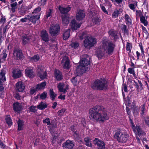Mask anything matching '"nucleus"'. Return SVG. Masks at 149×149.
Masks as SVG:
<instances>
[{
    "label": "nucleus",
    "mask_w": 149,
    "mask_h": 149,
    "mask_svg": "<svg viewBox=\"0 0 149 149\" xmlns=\"http://www.w3.org/2000/svg\"><path fill=\"white\" fill-rule=\"evenodd\" d=\"M90 118L93 120L103 122L109 118L107 111L102 106H96L89 110Z\"/></svg>",
    "instance_id": "f257e3e1"
},
{
    "label": "nucleus",
    "mask_w": 149,
    "mask_h": 149,
    "mask_svg": "<svg viewBox=\"0 0 149 149\" xmlns=\"http://www.w3.org/2000/svg\"><path fill=\"white\" fill-rule=\"evenodd\" d=\"M115 47V45L111 42H109L106 39L102 40L101 46L95 51L96 54L99 59H101L104 56L105 52L108 54H112Z\"/></svg>",
    "instance_id": "f03ea898"
},
{
    "label": "nucleus",
    "mask_w": 149,
    "mask_h": 149,
    "mask_svg": "<svg viewBox=\"0 0 149 149\" xmlns=\"http://www.w3.org/2000/svg\"><path fill=\"white\" fill-rule=\"evenodd\" d=\"M90 59L89 56L86 54L85 55L84 57L80 61L79 64L77 68L76 71L77 73L81 75L89 70L90 68Z\"/></svg>",
    "instance_id": "7ed1b4c3"
},
{
    "label": "nucleus",
    "mask_w": 149,
    "mask_h": 149,
    "mask_svg": "<svg viewBox=\"0 0 149 149\" xmlns=\"http://www.w3.org/2000/svg\"><path fill=\"white\" fill-rule=\"evenodd\" d=\"M91 86L93 89L98 91L106 90L108 88L107 81L104 78L96 79L91 84Z\"/></svg>",
    "instance_id": "20e7f679"
},
{
    "label": "nucleus",
    "mask_w": 149,
    "mask_h": 149,
    "mask_svg": "<svg viewBox=\"0 0 149 149\" xmlns=\"http://www.w3.org/2000/svg\"><path fill=\"white\" fill-rule=\"evenodd\" d=\"M96 43V39L91 36H88L84 41V46L87 49L93 47Z\"/></svg>",
    "instance_id": "39448f33"
},
{
    "label": "nucleus",
    "mask_w": 149,
    "mask_h": 149,
    "mask_svg": "<svg viewBox=\"0 0 149 149\" xmlns=\"http://www.w3.org/2000/svg\"><path fill=\"white\" fill-rule=\"evenodd\" d=\"M13 55L16 60L21 59L23 56L21 49L19 46H15L14 49Z\"/></svg>",
    "instance_id": "423d86ee"
},
{
    "label": "nucleus",
    "mask_w": 149,
    "mask_h": 149,
    "mask_svg": "<svg viewBox=\"0 0 149 149\" xmlns=\"http://www.w3.org/2000/svg\"><path fill=\"white\" fill-rule=\"evenodd\" d=\"M60 30V27L58 25H53L50 28L49 32L52 36H56Z\"/></svg>",
    "instance_id": "0eeeda50"
},
{
    "label": "nucleus",
    "mask_w": 149,
    "mask_h": 149,
    "mask_svg": "<svg viewBox=\"0 0 149 149\" xmlns=\"http://www.w3.org/2000/svg\"><path fill=\"white\" fill-rule=\"evenodd\" d=\"M74 146L73 141L69 140H66L62 144V147L63 149H72Z\"/></svg>",
    "instance_id": "6e6552de"
},
{
    "label": "nucleus",
    "mask_w": 149,
    "mask_h": 149,
    "mask_svg": "<svg viewBox=\"0 0 149 149\" xmlns=\"http://www.w3.org/2000/svg\"><path fill=\"white\" fill-rule=\"evenodd\" d=\"M93 143L95 145L97 146L98 149H103L105 148V143L104 142L97 138L94 139Z\"/></svg>",
    "instance_id": "1a4fd4ad"
},
{
    "label": "nucleus",
    "mask_w": 149,
    "mask_h": 149,
    "mask_svg": "<svg viewBox=\"0 0 149 149\" xmlns=\"http://www.w3.org/2000/svg\"><path fill=\"white\" fill-rule=\"evenodd\" d=\"M62 63L64 69H68L70 67V62L68 57L66 56H64L61 61Z\"/></svg>",
    "instance_id": "9d476101"
},
{
    "label": "nucleus",
    "mask_w": 149,
    "mask_h": 149,
    "mask_svg": "<svg viewBox=\"0 0 149 149\" xmlns=\"http://www.w3.org/2000/svg\"><path fill=\"white\" fill-rule=\"evenodd\" d=\"M31 39V36L29 34H25L21 37L22 45L24 46L28 44Z\"/></svg>",
    "instance_id": "9b49d317"
},
{
    "label": "nucleus",
    "mask_w": 149,
    "mask_h": 149,
    "mask_svg": "<svg viewBox=\"0 0 149 149\" xmlns=\"http://www.w3.org/2000/svg\"><path fill=\"white\" fill-rule=\"evenodd\" d=\"M25 85L21 81H19L16 84L15 89L17 92H22L24 90Z\"/></svg>",
    "instance_id": "f8f14e48"
},
{
    "label": "nucleus",
    "mask_w": 149,
    "mask_h": 149,
    "mask_svg": "<svg viewBox=\"0 0 149 149\" xmlns=\"http://www.w3.org/2000/svg\"><path fill=\"white\" fill-rule=\"evenodd\" d=\"M40 14L38 13L33 15H28V19L29 21L31 22L34 24L36 23L40 18Z\"/></svg>",
    "instance_id": "ddd939ff"
},
{
    "label": "nucleus",
    "mask_w": 149,
    "mask_h": 149,
    "mask_svg": "<svg viewBox=\"0 0 149 149\" xmlns=\"http://www.w3.org/2000/svg\"><path fill=\"white\" fill-rule=\"evenodd\" d=\"M41 36L42 40L45 42H48L49 40L48 34L45 30L41 31Z\"/></svg>",
    "instance_id": "4468645a"
},
{
    "label": "nucleus",
    "mask_w": 149,
    "mask_h": 149,
    "mask_svg": "<svg viewBox=\"0 0 149 149\" xmlns=\"http://www.w3.org/2000/svg\"><path fill=\"white\" fill-rule=\"evenodd\" d=\"M26 75L30 78H33L35 75V73L33 70L29 68H27L25 70Z\"/></svg>",
    "instance_id": "2eb2a0df"
},
{
    "label": "nucleus",
    "mask_w": 149,
    "mask_h": 149,
    "mask_svg": "<svg viewBox=\"0 0 149 149\" xmlns=\"http://www.w3.org/2000/svg\"><path fill=\"white\" fill-rule=\"evenodd\" d=\"M85 11L82 10H80L76 14V18L78 20H82L85 17Z\"/></svg>",
    "instance_id": "dca6fc26"
},
{
    "label": "nucleus",
    "mask_w": 149,
    "mask_h": 149,
    "mask_svg": "<svg viewBox=\"0 0 149 149\" xmlns=\"http://www.w3.org/2000/svg\"><path fill=\"white\" fill-rule=\"evenodd\" d=\"M13 77L15 79L19 78L22 75V71L19 69H14L12 72Z\"/></svg>",
    "instance_id": "f3484780"
},
{
    "label": "nucleus",
    "mask_w": 149,
    "mask_h": 149,
    "mask_svg": "<svg viewBox=\"0 0 149 149\" xmlns=\"http://www.w3.org/2000/svg\"><path fill=\"white\" fill-rule=\"evenodd\" d=\"M37 71L38 75L42 80L44 79L47 77V73L46 71H44L42 69L39 68Z\"/></svg>",
    "instance_id": "a211bd4d"
},
{
    "label": "nucleus",
    "mask_w": 149,
    "mask_h": 149,
    "mask_svg": "<svg viewBox=\"0 0 149 149\" xmlns=\"http://www.w3.org/2000/svg\"><path fill=\"white\" fill-rule=\"evenodd\" d=\"M129 137V135L127 134H121L120 138L118 137V141L119 142L125 143L127 141Z\"/></svg>",
    "instance_id": "6ab92c4d"
},
{
    "label": "nucleus",
    "mask_w": 149,
    "mask_h": 149,
    "mask_svg": "<svg viewBox=\"0 0 149 149\" xmlns=\"http://www.w3.org/2000/svg\"><path fill=\"white\" fill-rule=\"evenodd\" d=\"M81 23L77 24L75 20H73L70 23L71 28L73 31L77 30V29L79 28Z\"/></svg>",
    "instance_id": "aec40b11"
},
{
    "label": "nucleus",
    "mask_w": 149,
    "mask_h": 149,
    "mask_svg": "<svg viewBox=\"0 0 149 149\" xmlns=\"http://www.w3.org/2000/svg\"><path fill=\"white\" fill-rule=\"evenodd\" d=\"M13 110L15 112H18L20 111L22 109L21 104L18 102L14 103L13 105Z\"/></svg>",
    "instance_id": "412c9836"
},
{
    "label": "nucleus",
    "mask_w": 149,
    "mask_h": 149,
    "mask_svg": "<svg viewBox=\"0 0 149 149\" xmlns=\"http://www.w3.org/2000/svg\"><path fill=\"white\" fill-rule=\"evenodd\" d=\"M54 76L58 81H60L63 79L62 73L59 70L55 69L54 72Z\"/></svg>",
    "instance_id": "4be33fe9"
},
{
    "label": "nucleus",
    "mask_w": 149,
    "mask_h": 149,
    "mask_svg": "<svg viewBox=\"0 0 149 149\" xmlns=\"http://www.w3.org/2000/svg\"><path fill=\"white\" fill-rule=\"evenodd\" d=\"M69 15L68 14H64L62 15V22L64 26L69 23Z\"/></svg>",
    "instance_id": "5701e85b"
},
{
    "label": "nucleus",
    "mask_w": 149,
    "mask_h": 149,
    "mask_svg": "<svg viewBox=\"0 0 149 149\" xmlns=\"http://www.w3.org/2000/svg\"><path fill=\"white\" fill-rule=\"evenodd\" d=\"M71 8L69 6H68L66 8H64L59 6L58 9L60 13L63 14H66L65 13L68 12L71 10Z\"/></svg>",
    "instance_id": "b1692460"
},
{
    "label": "nucleus",
    "mask_w": 149,
    "mask_h": 149,
    "mask_svg": "<svg viewBox=\"0 0 149 149\" xmlns=\"http://www.w3.org/2000/svg\"><path fill=\"white\" fill-rule=\"evenodd\" d=\"M84 141L85 145L87 146L92 148V144L91 139L88 136H86L84 138Z\"/></svg>",
    "instance_id": "393cba45"
},
{
    "label": "nucleus",
    "mask_w": 149,
    "mask_h": 149,
    "mask_svg": "<svg viewBox=\"0 0 149 149\" xmlns=\"http://www.w3.org/2000/svg\"><path fill=\"white\" fill-rule=\"evenodd\" d=\"M49 95L50 96V99L52 101H54L55 100V98L57 96V94H55L52 88L50 89Z\"/></svg>",
    "instance_id": "a878e982"
},
{
    "label": "nucleus",
    "mask_w": 149,
    "mask_h": 149,
    "mask_svg": "<svg viewBox=\"0 0 149 149\" xmlns=\"http://www.w3.org/2000/svg\"><path fill=\"white\" fill-rule=\"evenodd\" d=\"M29 9V8L27 6H23L20 9H19V11L21 15H24L26 13V12Z\"/></svg>",
    "instance_id": "bb28decb"
},
{
    "label": "nucleus",
    "mask_w": 149,
    "mask_h": 149,
    "mask_svg": "<svg viewBox=\"0 0 149 149\" xmlns=\"http://www.w3.org/2000/svg\"><path fill=\"white\" fill-rule=\"evenodd\" d=\"M137 130L139 136L140 137L141 139L143 138V140H144V138L145 136H146L145 133L139 127L137 128Z\"/></svg>",
    "instance_id": "cd10ccee"
},
{
    "label": "nucleus",
    "mask_w": 149,
    "mask_h": 149,
    "mask_svg": "<svg viewBox=\"0 0 149 149\" xmlns=\"http://www.w3.org/2000/svg\"><path fill=\"white\" fill-rule=\"evenodd\" d=\"M46 85V83L45 81L41 83L38 84L36 86V89L38 90L43 89L45 88V86Z\"/></svg>",
    "instance_id": "c85d7f7f"
},
{
    "label": "nucleus",
    "mask_w": 149,
    "mask_h": 149,
    "mask_svg": "<svg viewBox=\"0 0 149 149\" xmlns=\"http://www.w3.org/2000/svg\"><path fill=\"white\" fill-rule=\"evenodd\" d=\"M47 104H45L43 102H42L38 105L37 107L38 109L42 110L47 108Z\"/></svg>",
    "instance_id": "c756f323"
},
{
    "label": "nucleus",
    "mask_w": 149,
    "mask_h": 149,
    "mask_svg": "<svg viewBox=\"0 0 149 149\" xmlns=\"http://www.w3.org/2000/svg\"><path fill=\"white\" fill-rule=\"evenodd\" d=\"M121 134H123V133L120 132V130H117L115 132V133L113 135V137L114 138L116 139L118 141V138H120Z\"/></svg>",
    "instance_id": "7c9ffc66"
},
{
    "label": "nucleus",
    "mask_w": 149,
    "mask_h": 149,
    "mask_svg": "<svg viewBox=\"0 0 149 149\" xmlns=\"http://www.w3.org/2000/svg\"><path fill=\"white\" fill-rule=\"evenodd\" d=\"M58 88L60 92H63L64 93H65L66 91V89H63L64 84L63 83H60L58 85Z\"/></svg>",
    "instance_id": "2f4dec72"
},
{
    "label": "nucleus",
    "mask_w": 149,
    "mask_h": 149,
    "mask_svg": "<svg viewBox=\"0 0 149 149\" xmlns=\"http://www.w3.org/2000/svg\"><path fill=\"white\" fill-rule=\"evenodd\" d=\"M70 30L68 29L64 33L63 36V38L64 40H66L70 36Z\"/></svg>",
    "instance_id": "473e14b6"
},
{
    "label": "nucleus",
    "mask_w": 149,
    "mask_h": 149,
    "mask_svg": "<svg viewBox=\"0 0 149 149\" xmlns=\"http://www.w3.org/2000/svg\"><path fill=\"white\" fill-rule=\"evenodd\" d=\"M17 124L18 126V130L19 131L22 130V127L24 125L23 121L19 119L17 122Z\"/></svg>",
    "instance_id": "72a5a7b5"
},
{
    "label": "nucleus",
    "mask_w": 149,
    "mask_h": 149,
    "mask_svg": "<svg viewBox=\"0 0 149 149\" xmlns=\"http://www.w3.org/2000/svg\"><path fill=\"white\" fill-rule=\"evenodd\" d=\"M5 120L6 123L9 126H11L12 125V121L10 115H8L6 118Z\"/></svg>",
    "instance_id": "f704fd0d"
},
{
    "label": "nucleus",
    "mask_w": 149,
    "mask_h": 149,
    "mask_svg": "<svg viewBox=\"0 0 149 149\" xmlns=\"http://www.w3.org/2000/svg\"><path fill=\"white\" fill-rule=\"evenodd\" d=\"M121 30L123 31L124 33L125 34L128 35L129 34V31L127 29V26L124 24H122L121 28Z\"/></svg>",
    "instance_id": "c9c22d12"
},
{
    "label": "nucleus",
    "mask_w": 149,
    "mask_h": 149,
    "mask_svg": "<svg viewBox=\"0 0 149 149\" xmlns=\"http://www.w3.org/2000/svg\"><path fill=\"white\" fill-rule=\"evenodd\" d=\"M86 35V32H83L81 33H80L79 35V39L80 40H82L84 38H85L87 36Z\"/></svg>",
    "instance_id": "e433bc0d"
},
{
    "label": "nucleus",
    "mask_w": 149,
    "mask_h": 149,
    "mask_svg": "<svg viewBox=\"0 0 149 149\" xmlns=\"http://www.w3.org/2000/svg\"><path fill=\"white\" fill-rule=\"evenodd\" d=\"M132 111L134 115H137L139 111V109L137 107H134V106L131 108Z\"/></svg>",
    "instance_id": "4c0bfd02"
},
{
    "label": "nucleus",
    "mask_w": 149,
    "mask_h": 149,
    "mask_svg": "<svg viewBox=\"0 0 149 149\" xmlns=\"http://www.w3.org/2000/svg\"><path fill=\"white\" fill-rule=\"evenodd\" d=\"M17 3L16 2L13 3L11 4L10 6L11 7V11L13 13H14L15 11V9L17 8Z\"/></svg>",
    "instance_id": "58836bf2"
},
{
    "label": "nucleus",
    "mask_w": 149,
    "mask_h": 149,
    "mask_svg": "<svg viewBox=\"0 0 149 149\" xmlns=\"http://www.w3.org/2000/svg\"><path fill=\"white\" fill-rule=\"evenodd\" d=\"M77 77L78 75L76 77H73L71 79L72 83L75 86H76L78 84Z\"/></svg>",
    "instance_id": "ea45409f"
},
{
    "label": "nucleus",
    "mask_w": 149,
    "mask_h": 149,
    "mask_svg": "<svg viewBox=\"0 0 149 149\" xmlns=\"http://www.w3.org/2000/svg\"><path fill=\"white\" fill-rule=\"evenodd\" d=\"M52 10L51 9H49L47 10L46 11V15L45 16V18L46 19H47L50 16H52Z\"/></svg>",
    "instance_id": "a19ab883"
},
{
    "label": "nucleus",
    "mask_w": 149,
    "mask_h": 149,
    "mask_svg": "<svg viewBox=\"0 0 149 149\" xmlns=\"http://www.w3.org/2000/svg\"><path fill=\"white\" fill-rule=\"evenodd\" d=\"M73 138L75 140H78L81 138V135L79 134L78 132L72 133Z\"/></svg>",
    "instance_id": "79ce46f5"
},
{
    "label": "nucleus",
    "mask_w": 149,
    "mask_h": 149,
    "mask_svg": "<svg viewBox=\"0 0 149 149\" xmlns=\"http://www.w3.org/2000/svg\"><path fill=\"white\" fill-rule=\"evenodd\" d=\"M140 20L141 22L143 23L145 26L147 25L148 22L145 19V18L143 16L140 17Z\"/></svg>",
    "instance_id": "37998d69"
},
{
    "label": "nucleus",
    "mask_w": 149,
    "mask_h": 149,
    "mask_svg": "<svg viewBox=\"0 0 149 149\" xmlns=\"http://www.w3.org/2000/svg\"><path fill=\"white\" fill-rule=\"evenodd\" d=\"M125 18L127 23H129L130 24H132L131 19L128 15L127 14L125 15Z\"/></svg>",
    "instance_id": "c03bdc74"
},
{
    "label": "nucleus",
    "mask_w": 149,
    "mask_h": 149,
    "mask_svg": "<svg viewBox=\"0 0 149 149\" xmlns=\"http://www.w3.org/2000/svg\"><path fill=\"white\" fill-rule=\"evenodd\" d=\"M36 107V106L32 105L29 107V109L30 112L35 113L37 111Z\"/></svg>",
    "instance_id": "a18cd8bd"
},
{
    "label": "nucleus",
    "mask_w": 149,
    "mask_h": 149,
    "mask_svg": "<svg viewBox=\"0 0 149 149\" xmlns=\"http://www.w3.org/2000/svg\"><path fill=\"white\" fill-rule=\"evenodd\" d=\"M70 130L72 132V133H75L78 132L77 129V127L74 125H72L70 127Z\"/></svg>",
    "instance_id": "49530a36"
},
{
    "label": "nucleus",
    "mask_w": 149,
    "mask_h": 149,
    "mask_svg": "<svg viewBox=\"0 0 149 149\" xmlns=\"http://www.w3.org/2000/svg\"><path fill=\"white\" fill-rule=\"evenodd\" d=\"M47 93L46 92H44L40 95V98L42 100H45L47 97Z\"/></svg>",
    "instance_id": "de8ad7c7"
},
{
    "label": "nucleus",
    "mask_w": 149,
    "mask_h": 149,
    "mask_svg": "<svg viewBox=\"0 0 149 149\" xmlns=\"http://www.w3.org/2000/svg\"><path fill=\"white\" fill-rule=\"evenodd\" d=\"M109 35L113 36L114 38H116V37L117 36V34L115 32L113 31L110 30L109 31Z\"/></svg>",
    "instance_id": "09e8293b"
},
{
    "label": "nucleus",
    "mask_w": 149,
    "mask_h": 149,
    "mask_svg": "<svg viewBox=\"0 0 149 149\" xmlns=\"http://www.w3.org/2000/svg\"><path fill=\"white\" fill-rule=\"evenodd\" d=\"M93 23L95 24H98L100 22V19L98 17H95L93 19Z\"/></svg>",
    "instance_id": "8fccbe9b"
},
{
    "label": "nucleus",
    "mask_w": 149,
    "mask_h": 149,
    "mask_svg": "<svg viewBox=\"0 0 149 149\" xmlns=\"http://www.w3.org/2000/svg\"><path fill=\"white\" fill-rule=\"evenodd\" d=\"M70 46H71L74 49H76L79 46V44L77 42H72Z\"/></svg>",
    "instance_id": "3c124183"
},
{
    "label": "nucleus",
    "mask_w": 149,
    "mask_h": 149,
    "mask_svg": "<svg viewBox=\"0 0 149 149\" xmlns=\"http://www.w3.org/2000/svg\"><path fill=\"white\" fill-rule=\"evenodd\" d=\"M39 56L38 55H36L32 57L31 58V60H33L35 61H37L39 60Z\"/></svg>",
    "instance_id": "603ef678"
},
{
    "label": "nucleus",
    "mask_w": 149,
    "mask_h": 149,
    "mask_svg": "<svg viewBox=\"0 0 149 149\" xmlns=\"http://www.w3.org/2000/svg\"><path fill=\"white\" fill-rule=\"evenodd\" d=\"M47 0H41L38 4L40 6H43L46 3Z\"/></svg>",
    "instance_id": "864d4df0"
},
{
    "label": "nucleus",
    "mask_w": 149,
    "mask_h": 149,
    "mask_svg": "<svg viewBox=\"0 0 149 149\" xmlns=\"http://www.w3.org/2000/svg\"><path fill=\"white\" fill-rule=\"evenodd\" d=\"M43 122L44 123H47V125H50V119L49 118H47L46 119L44 120Z\"/></svg>",
    "instance_id": "5fc2aeb1"
},
{
    "label": "nucleus",
    "mask_w": 149,
    "mask_h": 149,
    "mask_svg": "<svg viewBox=\"0 0 149 149\" xmlns=\"http://www.w3.org/2000/svg\"><path fill=\"white\" fill-rule=\"evenodd\" d=\"M131 43L127 42L126 45V49L127 51H128L129 52H131Z\"/></svg>",
    "instance_id": "6e6d98bb"
},
{
    "label": "nucleus",
    "mask_w": 149,
    "mask_h": 149,
    "mask_svg": "<svg viewBox=\"0 0 149 149\" xmlns=\"http://www.w3.org/2000/svg\"><path fill=\"white\" fill-rule=\"evenodd\" d=\"M143 35L144 38L146 39H147L148 37L149 33L147 31L143 32Z\"/></svg>",
    "instance_id": "4d7b16f0"
},
{
    "label": "nucleus",
    "mask_w": 149,
    "mask_h": 149,
    "mask_svg": "<svg viewBox=\"0 0 149 149\" xmlns=\"http://www.w3.org/2000/svg\"><path fill=\"white\" fill-rule=\"evenodd\" d=\"M100 6L102 10L103 11L104 13L105 14H107L108 12L106 10L104 6H103V5H102V4H100Z\"/></svg>",
    "instance_id": "13d9d810"
},
{
    "label": "nucleus",
    "mask_w": 149,
    "mask_h": 149,
    "mask_svg": "<svg viewBox=\"0 0 149 149\" xmlns=\"http://www.w3.org/2000/svg\"><path fill=\"white\" fill-rule=\"evenodd\" d=\"M122 86V90L123 89L125 92H127V89L126 84H123Z\"/></svg>",
    "instance_id": "bf43d9fd"
},
{
    "label": "nucleus",
    "mask_w": 149,
    "mask_h": 149,
    "mask_svg": "<svg viewBox=\"0 0 149 149\" xmlns=\"http://www.w3.org/2000/svg\"><path fill=\"white\" fill-rule=\"evenodd\" d=\"M65 111L63 109H62L59 111L57 112L58 115L61 116L63 115L64 114Z\"/></svg>",
    "instance_id": "052dcab7"
},
{
    "label": "nucleus",
    "mask_w": 149,
    "mask_h": 149,
    "mask_svg": "<svg viewBox=\"0 0 149 149\" xmlns=\"http://www.w3.org/2000/svg\"><path fill=\"white\" fill-rule=\"evenodd\" d=\"M139 47L140 48V49L141 51V52L142 54L144 55V52L143 50V47L142 45V44L141 43H139Z\"/></svg>",
    "instance_id": "680f3d73"
},
{
    "label": "nucleus",
    "mask_w": 149,
    "mask_h": 149,
    "mask_svg": "<svg viewBox=\"0 0 149 149\" xmlns=\"http://www.w3.org/2000/svg\"><path fill=\"white\" fill-rule=\"evenodd\" d=\"M41 8L40 7H38L34 9L33 13H37L38 12H39L41 10Z\"/></svg>",
    "instance_id": "e2e57ef3"
},
{
    "label": "nucleus",
    "mask_w": 149,
    "mask_h": 149,
    "mask_svg": "<svg viewBox=\"0 0 149 149\" xmlns=\"http://www.w3.org/2000/svg\"><path fill=\"white\" fill-rule=\"evenodd\" d=\"M14 97L18 100H20L21 99V96L19 95L18 93H16L15 94Z\"/></svg>",
    "instance_id": "0e129e2a"
},
{
    "label": "nucleus",
    "mask_w": 149,
    "mask_h": 149,
    "mask_svg": "<svg viewBox=\"0 0 149 149\" xmlns=\"http://www.w3.org/2000/svg\"><path fill=\"white\" fill-rule=\"evenodd\" d=\"M28 15L26 17L24 18H22L20 19V21L23 22H26L28 20Z\"/></svg>",
    "instance_id": "69168bd1"
},
{
    "label": "nucleus",
    "mask_w": 149,
    "mask_h": 149,
    "mask_svg": "<svg viewBox=\"0 0 149 149\" xmlns=\"http://www.w3.org/2000/svg\"><path fill=\"white\" fill-rule=\"evenodd\" d=\"M136 13L137 15H139L140 17V18L142 16H143L140 10H136Z\"/></svg>",
    "instance_id": "338daca9"
},
{
    "label": "nucleus",
    "mask_w": 149,
    "mask_h": 149,
    "mask_svg": "<svg viewBox=\"0 0 149 149\" xmlns=\"http://www.w3.org/2000/svg\"><path fill=\"white\" fill-rule=\"evenodd\" d=\"M118 14L117 13V12H116L115 11L112 14V15L113 17L115 18L118 16Z\"/></svg>",
    "instance_id": "774afa93"
}]
</instances>
